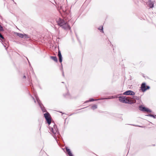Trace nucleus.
<instances>
[{"instance_id":"f257e3e1","label":"nucleus","mask_w":156,"mask_h":156,"mask_svg":"<svg viewBox=\"0 0 156 156\" xmlns=\"http://www.w3.org/2000/svg\"><path fill=\"white\" fill-rule=\"evenodd\" d=\"M70 18V15L68 14L64 17V19L59 18L57 19L56 22L58 25L61 27L62 28L65 30H69L71 29V27L69 25L68 21H69Z\"/></svg>"},{"instance_id":"f03ea898","label":"nucleus","mask_w":156,"mask_h":156,"mask_svg":"<svg viewBox=\"0 0 156 156\" xmlns=\"http://www.w3.org/2000/svg\"><path fill=\"white\" fill-rule=\"evenodd\" d=\"M136 96H134L133 97V100H131V98L128 97H125L124 99V101L123 103H129L132 104L135 103L136 102V99H137Z\"/></svg>"},{"instance_id":"7ed1b4c3","label":"nucleus","mask_w":156,"mask_h":156,"mask_svg":"<svg viewBox=\"0 0 156 156\" xmlns=\"http://www.w3.org/2000/svg\"><path fill=\"white\" fill-rule=\"evenodd\" d=\"M52 124L53 126V127H52L51 126H49L50 131L55 134H58V132L56 125H55L54 123H52Z\"/></svg>"},{"instance_id":"20e7f679","label":"nucleus","mask_w":156,"mask_h":156,"mask_svg":"<svg viewBox=\"0 0 156 156\" xmlns=\"http://www.w3.org/2000/svg\"><path fill=\"white\" fill-rule=\"evenodd\" d=\"M44 115L47 123L49 125H50L51 124V119L50 117L49 114L48 112L45 113Z\"/></svg>"},{"instance_id":"39448f33","label":"nucleus","mask_w":156,"mask_h":156,"mask_svg":"<svg viewBox=\"0 0 156 156\" xmlns=\"http://www.w3.org/2000/svg\"><path fill=\"white\" fill-rule=\"evenodd\" d=\"M141 90L143 92H144L146 90L150 88V87L149 86H146L145 83H143L142 84L141 87Z\"/></svg>"},{"instance_id":"423d86ee","label":"nucleus","mask_w":156,"mask_h":156,"mask_svg":"<svg viewBox=\"0 0 156 156\" xmlns=\"http://www.w3.org/2000/svg\"><path fill=\"white\" fill-rule=\"evenodd\" d=\"M139 109L141 111L147 112H151V111L147 108H146L144 107H143L142 106H140L139 107Z\"/></svg>"},{"instance_id":"0eeeda50","label":"nucleus","mask_w":156,"mask_h":156,"mask_svg":"<svg viewBox=\"0 0 156 156\" xmlns=\"http://www.w3.org/2000/svg\"><path fill=\"white\" fill-rule=\"evenodd\" d=\"M123 94L134 95L135 94V93L132 91L129 90L124 92L123 93Z\"/></svg>"},{"instance_id":"6e6552de","label":"nucleus","mask_w":156,"mask_h":156,"mask_svg":"<svg viewBox=\"0 0 156 156\" xmlns=\"http://www.w3.org/2000/svg\"><path fill=\"white\" fill-rule=\"evenodd\" d=\"M154 1L152 2L151 0H149L147 2V4L150 8H152L154 7Z\"/></svg>"},{"instance_id":"1a4fd4ad","label":"nucleus","mask_w":156,"mask_h":156,"mask_svg":"<svg viewBox=\"0 0 156 156\" xmlns=\"http://www.w3.org/2000/svg\"><path fill=\"white\" fill-rule=\"evenodd\" d=\"M16 35L17 36L21 38H23L24 37H25V38H27L28 37L27 35L26 34H22L17 33Z\"/></svg>"},{"instance_id":"9d476101","label":"nucleus","mask_w":156,"mask_h":156,"mask_svg":"<svg viewBox=\"0 0 156 156\" xmlns=\"http://www.w3.org/2000/svg\"><path fill=\"white\" fill-rule=\"evenodd\" d=\"M58 56L59 58V60L60 62L62 63V57L61 54V52L59 50H58ZM61 65H62V63H61Z\"/></svg>"},{"instance_id":"9b49d317","label":"nucleus","mask_w":156,"mask_h":156,"mask_svg":"<svg viewBox=\"0 0 156 156\" xmlns=\"http://www.w3.org/2000/svg\"><path fill=\"white\" fill-rule=\"evenodd\" d=\"M35 97H36V100H37V102L38 103L40 107L41 108L42 111L43 112H45V110H44V109H43L42 108V105L40 103V101L39 98L37 97H36V96H35Z\"/></svg>"},{"instance_id":"f8f14e48","label":"nucleus","mask_w":156,"mask_h":156,"mask_svg":"<svg viewBox=\"0 0 156 156\" xmlns=\"http://www.w3.org/2000/svg\"><path fill=\"white\" fill-rule=\"evenodd\" d=\"M66 149L67 152L69 156H73V155L72 154V153H71L70 149L68 148L67 147H66Z\"/></svg>"},{"instance_id":"ddd939ff","label":"nucleus","mask_w":156,"mask_h":156,"mask_svg":"<svg viewBox=\"0 0 156 156\" xmlns=\"http://www.w3.org/2000/svg\"><path fill=\"white\" fill-rule=\"evenodd\" d=\"M125 97L124 96H120L119 97V101L122 102H123L124 101V99Z\"/></svg>"},{"instance_id":"4468645a","label":"nucleus","mask_w":156,"mask_h":156,"mask_svg":"<svg viewBox=\"0 0 156 156\" xmlns=\"http://www.w3.org/2000/svg\"><path fill=\"white\" fill-rule=\"evenodd\" d=\"M51 58L56 62H57L58 61L57 58L56 56H51Z\"/></svg>"},{"instance_id":"2eb2a0df","label":"nucleus","mask_w":156,"mask_h":156,"mask_svg":"<svg viewBox=\"0 0 156 156\" xmlns=\"http://www.w3.org/2000/svg\"><path fill=\"white\" fill-rule=\"evenodd\" d=\"M58 8H59V9L60 10H62V11L63 12H65L66 11V9H63V7L61 5V6H58Z\"/></svg>"},{"instance_id":"dca6fc26","label":"nucleus","mask_w":156,"mask_h":156,"mask_svg":"<svg viewBox=\"0 0 156 156\" xmlns=\"http://www.w3.org/2000/svg\"><path fill=\"white\" fill-rule=\"evenodd\" d=\"M97 108V106L96 105H94L92 106L91 108L92 109L94 110Z\"/></svg>"},{"instance_id":"f3484780","label":"nucleus","mask_w":156,"mask_h":156,"mask_svg":"<svg viewBox=\"0 0 156 156\" xmlns=\"http://www.w3.org/2000/svg\"><path fill=\"white\" fill-rule=\"evenodd\" d=\"M95 100L96 101V100ZM95 101V100H94V99H90L89 100V101Z\"/></svg>"},{"instance_id":"a211bd4d","label":"nucleus","mask_w":156,"mask_h":156,"mask_svg":"<svg viewBox=\"0 0 156 156\" xmlns=\"http://www.w3.org/2000/svg\"><path fill=\"white\" fill-rule=\"evenodd\" d=\"M114 98V97L113 96H112L108 98H105V99H112V98Z\"/></svg>"},{"instance_id":"6ab92c4d","label":"nucleus","mask_w":156,"mask_h":156,"mask_svg":"<svg viewBox=\"0 0 156 156\" xmlns=\"http://www.w3.org/2000/svg\"><path fill=\"white\" fill-rule=\"evenodd\" d=\"M0 37L2 39H4V37L0 33Z\"/></svg>"},{"instance_id":"aec40b11","label":"nucleus","mask_w":156,"mask_h":156,"mask_svg":"<svg viewBox=\"0 0 156 156\" xmlns=\"http://www.w3.org/2000/svg\"><path fill=\"white\" fill-rule=\"evenodd\" d=\"M103 27H101V28H98V29H99V30H102V32H103Z\"/></svg>"},{"instance_id":"412c9836","label":"nucleus","mask_w":156,"mask_h":156,"mask_svg":"<svg viewBox=\"0 0 156 156\" xmlns=\"http://www.w3.org/2000/svg\"><path fill=\"white\" fill-rule=\"evenodd\" d=\"M2 30V27L0 25V31Z\"/></svg>"},{"instance_id":"4be33fe9","label":"nucleus","mask_w":156,"mask_h":156,"mask_svg":"<svg viewBox=\"0 0 156 156\" xmlns=\"http://www.w3.org/2000/svg\"><path fill=\"white\" fill-rule=\"evenodd\" d=\"M62 76H64V72L63 70L62 71Z\"/></svg>"},{"instance_id":"5701e85b","label":"nucleus","mask_w":156,"mask_h":156,"mask_svg":"<svg viewBox=\"0 0 156 156\" xmlns=\"http://www.w3.org/2000/svg\"><path fill=\"white\" fill-rule=\"evenodd\" d=\"M149 115L151 116V117H153V116H154V115Z\"/></svg>"},{"instance_id":"b1692460","label":"nucleus","mask_w":156,"mask_h":156,"mask_svg":"<svg viewBox=\"0 0 156 156\" xmlns=\"http://www.w3.org/2000/svg\"><path fill=\"white\" fill-rule=\"evenodd\" d=\"M32 97V98H33V99H34V102L35 103V102H36V101H35V99H34V97Z\"/></svg>"},{"instance_id":"393cba45","label":"nucleus","mask_w":156,"mask_h":156,"mask_svg":"<svg viewBox=\"0 0 156 156\" xmlns=\"http://www.w3.org/2000/svg\"><path fill=\"white\" fill-rule=\"evenodd\" d=\"M26 78V76H23V78Z\"/></svg>"},{"instance_id":"a878e982","label":"nucleus","mask_w":156,"mask_h":156,"mask_svg":"<svg viewBox=\"0 0 156 156\" xmlns=\"http://www.w3.org/2000/svg\"><path fill=\"white\" fill-rule=\"evenodd\" d=\"M69 94L68 93H67L66 94V95H68Z\"/></svg>"},{"instance_id":"bb28decb","label":"nucleus","mask_w":156,"mask_h":156,"mask_svg":"<svg viewBox=\"0 0 156 156\" xmlns=\"http://www.w3.org/2000/svg\"><path fill=\"white\" fill-rule=\"evenodd\" d=\"M153 117L154 118H155V116L154 115V116H153Z\"/></svg>"},{"instance_id":"cd10ccee","label":"nucleus","mask_w":156,"mask_h":156,"mask_svg":"<svg viewBox=\"0 0 156 156\" xmlns=\"http://www.w3.org/2000/svg\"><path fill=\"white\" fill-rule=\"evenodd\" d=\"M28 62H29V64H30V62H29V61H28Z\"/></svg>"},{"instance_id":"c85d7f7f","label":"nucleus","mask_w":156,"mask_h":156,"mask_svg":"<svg viewBox=\"0 0 156 156\" xmlns=\"http://www.w3.org/2000/svg\"><path fill=\"white\" fill-rule=\"evenodd\" d=\"M62 83H64V82H62Z\"/></svg>"}]
</instances>
